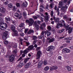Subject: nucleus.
I'll list each match as a JSON object with an SVG mask.
<instances>
[{
	"instance_id": "nucleus-1",
	"label": "nucleus",
	"mask_w": 73,
	"mask_h": 73,
	"mask_svg": "<svg viewBox=\"0 0 73 73\" xmlns=\"http://www.w3.org/2000/svg\"><path fill=\"white\" fill-rule=\"evenodd\" d=\"M54 22L57 24L56 27L57 29L58 28H60V27H63V25L60 24V21L59 18H56Z\"/></svg>"
},
{
	"instance_id": "nucleus-2",
	"label": "nucleus",
	"mask_w": 73,
	"mask_h": 73,
	"mask_svg": "<svg viewBox=\"0 0 73 73\" xmlns=\"http://www.w3.org/2000/svg\"><path fill=\"white\" fill-rule=\"evenodd\" d=\"M30 59V58H25L24 60V62H23V63H21V62H20L19 63V64L18 65L19 67L20 68L22 67L23 65H25L27 64V61H28V60Z\"/></svg>"
},
{
	"instance_id": "nucleus-3",
	"label": "nucleus",
	"mask_w": 73,
	"mask_h": 73,
	"mask_svg": "<svg viewBox=\"0 0 73 73\" xmlns=\"http://www.w3.org/2000/svg\"><path fill=\"white\" fill-rule=\"evenodd\" d=\"M37 23V24H40L41 22H40L39 21H37L36 22H34V26H35V29L36 31H37L39 29V25H38Z\"/></svg>"
},
{
	"instance_id": "nucleus-4",
	"label": "nucleus",
	"mask_w": 73,
	"mask_h": 73,
	"mask_svg": "<svg viewBox=\"0 0 73 73\" xmlns=\"http://www.w3.org/2000/svg\"><path fill=\"white\" fill-rule=\"evenodd\" d=\"M7 27V24L4 23V22L0 25V28L1 30H4V29H5Z\"/></svg>"
},
{
	"instance_id": "nucleus-5",
	"label": "nucleus",
	"mask_w": 73,
	"mask_h": 73,
	"mask_svg": "<svg viewBox=\"0 0 73 73\" xmlns=\"http://www.w3.org/2000/svg\"><path fill=\"white\" fill-rule=\"evenodd\" d=\"M55 48L54 46L52 45H51L46 48V50L48 52H51L53 51Z\"/></svg>"
},
{
	"instance_id": "nucleus-6",
	"label": "nucleus",
	"mask_w": 73,
	"mask_h": 73,
	"mask_svg": "<svg viewBox=\"0 0 73 73\" xmlns=\"http://www.w3.org/2000/svg\"><path fill=\"white\" fill-rule=\"evenodd\" d=\"M42 54L40 50H38L37 51L36 54V59H40L41 55Z\"/></svg>"
},
{
	"instance_id": "nucleus-7",
	"label": "nucleus",
	"mask_w": 73,
	"mask_h": 73,
	"mask_svg": "<svg viewBox=\"0 0 73 73\" xmlns=\"http://www.w3.org/2000/svg\"><path fill=\"white\" fill-rule=\"evenodd\" d=\"M62 52L65 53H68L70 52V50L67 48H65L62 49Z\"/></svg>"
},
{
	"instance_id": "nucleus-8",
	"label": "nucleus",
	"mask_w": 73,
	"mask_h": 73,
	"mask_svg": "<svg viewBox=\"0 0 73 73\" xmlns=\"http://www.w3.org/2000/svg\"><path fill=\"white\" fill-rule=\"evenodd\" d=\"M15 60V55H11L9 57V61L10 62H13Z\"/></svg>"
},
{
	"instance_id": "nucleus-9",
	"label": "nucleus",
	"mask_w": 73,
	"mask_h": 73,
	"mask_svg": "<svg viewBox=\"0 0 73 73\" xmlns=\"http://www.w3.org/2000/svg\"><path fill=\"white\" fill-rule=\"evenodd\" d=\"M43 64V61H40L39 62L38 64V65L37 66V68L38 69H39L41 68V66H42V64Z\"/></svg>"
},
{
	"instance_id": "nucleus-10",
	"label": "nucleus",
	"mask_w": 73,
	"mask_h": 73,
	"mask_svg": "<svg viewBox=\"0 0 73 73\" xmlns=\"http://www.w3.org/2000/svg\"><path fill=\"white\" fill-rule=\"evenodd\" d=\"M8 35V33L7 32H5L3 33V36H2V38L3 40H6L8 38L7 37V35Z\"/></svg>"
},
{
	"instance_id": "nucleus-11",
	"label": "nucleus",
	"mask_w": 73,
	"mask_h": 73,
	"mask_svg": "<svg viewBox=\"0 0 73 73\" xmlns=\"http://www.w3.org/2000/svg\"><path fill=\"white\" fill-rule=\"evenodd\" d=\"M29 20H30V22L29 23V26H32V25H33V23H34V21L32 18H30L29 19Z\"/></svg>"
},
{
	"instance_id": "nucleus-12",
	"label": "nucleus",
	"mask_w": 73,
	"mask_h": 73,
	"mask_svg": "<svg viewBox=\"0 0 73 73\" xmlns=\"http://www.w3.org/2000/svg\"><path fill=\"white\" fill-rule=\"evenodd\" d=\"M64 40H67L66 41V42L67 43H70V40H71V39H70V37H68L65 38Z\"/></svg>"
},
{
	"instance_id": "nucleus-13",
	"label": "nucleus",
	"mask_w": 73,
	"mask_h": 73,
	"mask_svg": "<svg viewBox=\"0 0 73 73\" xmlns=\"http://www.w3.org/2000/svg\"><path fill=\"white\" fill-rule=\"evenodd\" d=\"M0 11L1 12V13H5V11H6V10H5V8H4L3 7H1L0 8Z\"/></svg>"
},
{
	"instance_id": "nucleus-14",
	"label": "nucleus",
	"mask_w": 73,
	"mask_h": 73,
	"mask_svg": "<svg viewBox=\"0 0 73 73\" xmlns=\"http://www.w3.org/2000/svg\"><path fill=\"white\" fill-rule=\"evenodd\" d=\"M55 40V39H54V38H52L51 39H50V40L48 41V43H51V42H53Z\"/></svg>"
},
{
	"instance_id": "nucleus-15",
	"label": "nucleus",
	"mask_w": 73,
	"mask_h": 73,
	"mask_svg": "<svg viewBox=\"0 0 73 73\" xmlns=\"http://www.w3.org/2000/svg\"><path fill=\"white\" fill-rule=\"evenodd\" d=\"M62 2L61 1L59 2V6L58 7V8H61L62 6V4H63Z\"/></svg>"
},
{
	"instance_id": "nucleus-16",
	"label": "nucleus",
	"mask_w": 73,
	"mask_h": 73,
	"mask_svg": "<svg viewBox=\"0 0 73 73\" xmlns=\"http://www.w3.org/2000/svg\"><path fill=\"white\" fill-rule=\"evenodd\" d=\"M5 20L6 23H9V21H11V19L9 18H8L7 17H6L5 18Z\"/></svg>"
},
{
	"instance_id": "nucleus-17",
	"label": "nucleus",
	"mask_w": 73,
	"mask_h": 73,
	"mask_svg": "<svg viewBox=\"0 0 73 73\" xmlns=\"http://www.w3.org/2000/svg\"><path fill=\"white\" fill-rule=\"evenodd\" d=\"M11 29L12 30V31H13V32L15 31H16L15 30V26L14 25H11Z\"/></svg>"
},
{
	"instance_id": "nucleus-18",
	"label": "nucleus",
	"mask_w": 73,
	"mask_h": 73,
	"mask_svg": "<svg viewBox=\"0 0 73 73\" xmlns=\"http://www.w3.org/2000/svg\"><path fill=\"white\" fill-rule=\"evenodd\" d=\"M29 48H27V49H25L23 51V53L25 54H27L28 52H29Z\"/></svg>"
},
{
	"instance_id": "nucleus-19",
	"label": "nucleus",
	"mask_w": 73,
	"mask_h": 73,
	"mask_svg": "<svg viewBox=\"0 0 73 73\" xmlns=\"http://www.w3.org/2000/svg\"><path fill=\"white\" fill-rule=\"evenodd\" d=\"M29 50H32L34 48V46L33 45H31L28 47Z\"/></svg>"
},
{
	"instance_id": "nucleus-20",
	"label": "nucleus",
	"mask_w": 73,
	"mask_h": 73,
	"mask_svg": "<svg viewBox=\"0 0 73 73\" xmlns=\"http://www.w3.org/2000/svg\"><path fill=\"white\" fill-rule=\"evenodd\" d=\"M63 27H64L65 28L67 29V30H68V27H69V25H66V24H64L63 25Z\"/></svg>"
},
{
	"instance_id": "nucleus-21",
	"label": "nucleus",
	"mask_w": 73,
	"mask_h": 73,
	"mask_svg": "<svg viewBox=\"0 0 73 73\" xmlns=\"http://www.w3.org/2000/svg\"><path fill=\"white\" fill-rule=\"evenodd\" d=\"M49 69V67L48 66H46L44 68V69L45 71H48Z\"/></svg>"
},
{
	"instance_id": "nucleus-22",
	"label": "nucleus",
	"mask_w": 73,
	"mask_h": 73,
	"mask_svg": "<svg viewBox=\"0 0 73 73\" xmlns=\"http://www.w3.org/2000/svg\"><path fill=\"white\" fill-rule=\"evenodd\" d=\"M34 32V31L33 30L31 29L29 30V31L27 32V34L28 35H29V34H31V33H33Z\"/></svg>"
},
{
	"instance_id": "nucleus-23",
	"label": "nucleus",
	"mask_w": 73,
	"mask_h": 73,
	"mask_svg": "<svg viewBox=\"0 0 73 73\" xmlns=\"http://www.w3.org/2000/svg\"><path fill=\"white\" fill-rule=\"evenodd\" d=\"M23 15L24 17V19H27V14H26V12H23Z\"/></svg>"
},
{
	"instance_id": "nucleus-24",
	"label": "nucleus",
	"mask_w": 73,
	"mask_h": 73,
	"mask_svg": "<svg viewBox=\"0 0 73 73\" xmlns=\"http://www.w3.org/2000/svg\"><path fill=\"white\" fill-rule=\"evenodd\" d=\"M64 31H65V29H63L61 30H58V33H62V32H63Z\"/></svg>"
},
{
	"instance_id": "nucleus-25",
	"label": "nucleus",
	"mask_w": 73,
	"mask_h": 73,
	"mask_svg": "<svg viewBox=\"0 0 73 73\" xmlns=\"http://www.w3.org/2000/svg\"><path fill=\"white\" fill-rule=\"evenodd\" d=\"M44 17L45 20L48 21L49 20V16H45Z\"/></svg>"
},
{
	"instance_id": "nucleus-26",
	"label": "nucleus",
	"mask_w": 73,
	"mask_h": 73,
	"mask_svg": "<svg viewBox=\"0 0 73 73\" xmlns=\"http://www.w3.org/2000/svg\"><path fill=\"white\" fill-rule=\"evenodd\" d=\"M29 66H30V64L29 63H27L25 66V68H26V69H27Z\"/></svg>"
},
{
	"instance_id": "nucleus-27",
	"label": "nucleus",
	"mask_w": 73,
	"mask_h": 73,
	"mask_svg": "<svg viewBox=\"0 0 73 73\" xmlns=\"http://www.w3.org/2000/svg\"><path fill=\"white\" fill-rule=\"evenodd\" d=\"M3 22L4 20H3V18L0 17V25Z\"/></svg>"
},
{
	"instance_id": "nucleus-28",
	"label": "nucleus",
	"mask_w": 73,
	"mask_h": 73,
	"mask_svg": "<svg viewBox=\"0 0 73 73\" xmlns=\"http://www.w3.org/2000/svg\"><path fill=\"white\" fill-rule=\"evenodd\" d=\"M14 32V35L15 36H17L18 35V33H17V31L16 30H15L14 31H13Z\"/></svg>"
},
{
	"instance_id": "nucleus-29",
	"label": "nucleus",
	"mask_w": 73,
	"mask_h": 73,
	"mask_svg": "<svg viewBox=\"0 0 73 73\" xmlns=\"http://www.w3.org/2000/svg\"><path fill=\"white\" fill-rule=\"evenodd\" d=\"M45 33H47V37L49 36H50L51 35V33L50 32L47 33L46 32H45Z\"/></svg>"
},
{
	"instance_id": "nucleus-30",
	"label": "nucleus",
	"mask_w": 73,
	"mask_h": 73,
	"mask_svg": "<svg viewBox=\"0 0 73 73\" xmlns=\"http://www.w3.org/2000/svg\"><path fill=\"white\" fill-rule=\"evenodd\" d=\"M67 69L68 70V71H70L71 70V67L70 66H67Z\"/></svg>"
},
{
	"instance_id": "nucleus-31",
	"label": "nucleus",
	"mask_w": 73,
	"mask_h": 73,
	"mask_svg": "<svg viewBox=\"0 0 73 73\" xmlns=\"http://www.w3.org/2000/svg\"><path fill=\"white\" fill-rule=\"evenodd\" d=\"M60 22L61 23H60V24H62H62H63L64 25V24H65V21L64 20L61 21Z\"/></svg>"
},
{
	"instance_id": "nucleus-32",
	"label": "nucleus",
	"mask_w": 73,
	"mask_h": 73,
	"mask_svg": "<svg viewBox=\"0 0 73 73\" xmlns=\"http://www.w3.org/2000/svg\"><path fill=\"white\" fill-rule=\"evenodd\" d=\"M14 16L17 17H18L19 16V13H16L15 14Z\"/></svg>"
},
{
	"instance_id": "nucleus-33",
	"label": "nucleus",
	"mask_w": 73,
	"mask_h": 73,
	"mask_svg": "<svg viewBox=\"0 0 73 73\" xmlns=\"http://www.w3.org/2000/svg\"><path fill=\"white\" fill-rule=\"evenodd\" d=\"M68 31V33H71L72 31H73V28H71L70 30H69Z\"/></svg>"
},
{
	"instance_id": "nucleus-34",
	"label": "nucleus",
	"mask_w": 73,
	"mask_h": 73,
	"mask_svg": "<svg viewBox=\"0 0 73 73\" xmlns=\"http://www.w3.org/2000/svg\"><path fill=\"white\" fill-rule=\"evenodd\" d=\"M13 53H15V56H17V54L16 53H17V50H13Z\"/></svg>"
},
{
	"instance_id": "nucleus-35",
	"label": "nucleus",
	"mask_w": 73,
	"mask_h": 73,
	"mask_svg": "<svg viewBox=\"0 0 73 73\" xmlns=\"http://www.w3.org/2000/svg\"><path fill=\"white\" fill-rule=\"evenodd\" d=\"M48 64V63L47 62V61L46 60H44V62H43V64L44 65H47Z\"/></svg>"
},
{
	"instance_id": "nucleus-36",
	"label": "nucleus",
	"mask_w": 73,
	"mask_h": 73,
	"mask_svg": "<svg viewBox=\"0 0 73 73\" xmlns=\"http://www.w3.org/2000/svg\"><path fill=\"white\" fill-rule=\"evenodd\" d=\"M53 67L54 70H56V69H57V68H58V67L56 66H53Z\"/></svg>"
},
{
	"instance_id": "nucleus-37",
	"label": "nucleus",
	"mask_w": 73,
	"mask_h": 73,
	"mask_svg": "<svg viewBox=\"0 0 73 73\" xmlns=\"http://www.w3.org/2000/svg\"><path fill=\"white\" fill-rule=\"evenodd\" d=\"M53 13H54L53 11V10H52L51 11V13H50V15H51V17H53Z\"/></svg>"
},
{
	"instance_id": "nucleus-38",
	"label": "nucleus",
	"mask_w": 73,
	"mask_h": 73,
	"mask_svg": "<svg viewBox=\"0 0 73 73\" xmlns=\"http://www.w3.org/2000/svg\"><path fill=\"white\" fill-rule=\"evenodd\" d=\"M50 70L51 71L53 70H54V68H53V66H50Z\"/></svg>"
},
{
	"instance_id": "nucleus-39",
	"label": "nucleus",
	"mask_w": 73,
	"mask_h": 73,
	"mask_svg": "<svg viewBox=\"0 0 73 73\" xmlns=\"http://www.w3.org/2000/svg\"><path fill=\"white\" fill-rule=\"evenodd\" d=\"M8 6L9 8H12V7L13 5L12 4H9L8 5Z\"/></svg>"
},
{
	"instance_id": "nucleus-40",
	"label": "nucleus",
	"mask_w": 73,
	"mask_h": 73,
	"mask_svg": "<svg viewBox=\"0 0 73 73\" xmlns=\"http://www.w3.org/2000/svg\"><path fill=\"white\" fill-rule=\"evenodd\" d=\"M33 39L35 40H36L37 39V36H33Z\"/></svg>"
},
{
	"instance_id": "nucleus-41",
	"label": "nucleus",
	"mask_w": 73,
	"mask_h": 73,
	"mask_svg": "<svg viewBox=\"0 0 73 73\" xmlns=\"http://www.w3.org/2000/svg\"><path fill=\"white\" fill-rule=\"evenodd\" d=\"M48 30L50 31L51 30V27L50 26H48L47 27Z\"/></svg>"
},
{
	"instance_id": "nucleus-42",
	"label": "nucleus",
	"mask_w": 73,
	"mask_h": 73,
	"mask_svg": "<svg viewBox=\"0 0 73 73\" xmlns=\"http://www.w3.org/2000/svg\"><path fill=\"white\" fill-rule=\"evenodd\" d=\"M50 6H49V8H53V5L52 4H51L49 5Z\"/></svg>"
},
{
	"instance_id": "nucleus-43",
	"label": "nucleus",
	"mask_w": 73,
	"mask_h": 73,
	"mask_svg": "<svg viewBox=\"0 0 73 73\" xmlns=\"http://www.w3.org/2000/svg\"><path fill=\"white\" fill-rule=\"evenodd\" d=\"M19 26L20 27H21V28H22V27H24V24L23 23H21L19 25Z\"/></svg>"
},
{
	"instance_id": "nucleus-44",
	"label": "nucleus",
	"mask_w": 73,
	"mask_h": 73,
	"mask_svg": "<svg viewBox=\"0 0 73 73\" xmlns=\"http://www.w3.org/2000/svg\"><path fill=\"white\" fill-rule=\"evenodd\" d=\"M63 18L64 19H67L68 18L67 17V16H66V15H65L64 16Z\"/></svg>"
},
{
	"instance_id": "nucleus-45",
	"label": "nucleus",
	"mask_w": 73,
	"mask_h": 73,
	"mask_svg": "<svg viewBox=\"0 0 73 73\" xmlns=\"http://www.w3.org/2000/svg\"><path fill=\"white\" fill-rule=\"evenodd\" d=\"M9 57H10V55L9 54H7L6 56H5V57L6 58H9Z\"/></svg>"
},
{
	"instance_id": "nucleus-46",
	"label": "nucleus",
	"mask_w": 73,
	"mask_h": 73,
	"mask_svg": "<svg viewBox=\"0 0 73 73\" xmlns=\"http://www.w3.org/2000/svg\"><path fill=\"white\" fill-rule=\"evenodd\" d=\"M17 7H18V8H19V7H20V3H17L16 4V5Z\"/></svg>"
},
{
	"instance_id": "nucleus-47",
	"label": "nucleus",
	"mask_w": 73,
	"mask_h": 73,
	"mask_svg": "<svg viewBox=\"0 0 73 73\" xmlns=\"http://www.w3.org/2000/svg\"><path fill=\"white\" fill-rule=\"evenodd\" d=\"M41 26H42V27L44 28H45V23H43L41 25Z\"/></svg>"
},
{
	"instance_id": "nucleus-48",
	"label": "nucleus",
	"mask_w": 73,
	"mask_h": 73,
	"mask_svg": "<svg viewBox=\"0 0 73 73\" xmlns=\"http://www.w3.org/2000/svg\"><path fill=\"white\" fill-rule=\"evenodd\" d=\"M26 46H29V45H30V43L28 42H26Z\"/></svg>"
},
{
	"instance_id": "nucleus-49",
	"label": "nucleus",
	"mask_w": 73,
	"mask_h": 73,
	"mask_svg": "<svg viewBox=\"0 0 73 73\" xmlns=\"http://www.w3.org/2000/svg\"><path fill=\"white\" fill-rule=\"evenodd\" d=\"M40 49V47H38L36 48V50L37 51H38V50H39V49Z\"/></svg>"
},
{
	"instance_id": "nucleus-50",
	"label": "nucleus",
	"mask_w": 73,
	"mask_h": 73,
	"mask_svg": "<svg viewBox=\"0 0 73 73\" xmlns=\"http://www.w3.org/2000/svg\"><path fill=\"white\" fill-rule=\"evenodd\" d=\"M43 8H42L40 7V12H42V11H44V10H43Z\"/></svg>"
},
{
	"instance_id": "nucleus-51",
	"label": "nucleus",
	"mask_w": 73,
	"mask_h": 73,
	"mask_svg": "<svg viewBox=\"0 0 73 73\" xmlns=\"http://www.w3.org/2000/svg\"><path fill=\"white\" fill-rule=\"evenodd\" d=\"M20 35L21 36H22V37H24V34L23 33H20Z\"/></svg>"
},
{
	"instance_id": "nucleus-52",
	"label": "nucleus",
	"mask_w": 73,
	"mask_h": 73,
	"mask_svg": "<svg viewBox=\"0 0 73 73\" xmlns=\"http://www.w3.org/2000/svg\"><path fill=\"white\" fill-rule=\"evenodd\" d=\"M36 42H37V40H34L33 41V45L35 44H36Z\"/></svg>"
},
{
	"instance_id": "nucleus-53",
	"label": "nucleus",
	"mask_w": 73,
	"mask_h": 73,
	"mask_svg": "<svg viewBox=\"0 0 73 73\" xmlns=\"http://www.w3.org/2000/svg\"><path fill=\"white\" fill-rule=\"evenodd\" d=\"M41 35L40 36H39V38H40V39H42V37H44V36Z\"/></svg>"
},
{
	"instance_id": "nucleus-54",
	"label": "nucleus",
	"mask_w": 73,
	"mask_h": 73,
	"mask_svg": "<svg viewBox=\"0 0 73 73\" xmlns=\"http://www.w3.org/2000/svg\"><path fill=\"white\" fill-rule=\"evenodd\" d=\"M26 23H28V24H29V23H30V20L28 19H27L26 21Z\"/></svg>"
},
{
	"instance_id": "nucleus-55",
	"label": "nucleus",
	"mask_w": 73,
	"mask_h": 73,
	"mask_svg": "<svg viewBox=\"0 0 73 73\" xmlns=\"http://www.w3.org/2000/svg\"><path fill=\"white\" fill-rule=\"evenodd\" d=\"M44 32L42 31L41 33V35H42L44 36Z\"/></svg>"
},
{
	"instance_id": "nucleus-56",
	"label": "nucleus",
	"mask_w": 73,
	"mask_h": 73,
	"mask_svg": "<svg viewBox=\"0 0 73 73\" xmlns=\"http://www.w3.org/2000/svg\"><path fill=\"white\" fill-rule=\"evenodd\" d=\"M33 18L35 20H36V19H37V17L36 16H33Z\"/></svg>"
},
{
	"instance_id": "nucleus-57",
	"label": "nucleus",
	"mask_w": 73,
	"mask_h": 73,
	"mask_svg": "<svg viewBox=\"0 0 73 73\" xmlns=\"http://www.w3.org/2000/svg\"><path fill=\"white\" fill-rule=\"evenodd\" d=\"M28 29H25V33H27V32H28Z\"/></svg>"
},
{
	"instance_id": "nucleus-58",
	"label": "nucleus",
	"mask_w": 73,
	"mask_h": 73,
	"mask_svg": "<svg viewBox=\"0 0 73 73\" xmlns=\"http://www.w3.org/2000/svg\"><path fill=\"white\" fill-rule=\"evenodd\" d=\"M57 8H57V7L56 6H55L54 8V9H55V11H57Z\"/></svg>"
},
{
	"instance_id": "nucleus-59",
	"label": "nucleus",
	"mask_w": 73,
	"mask_h": 73,
	"mask_svg": "<svg viewBox=\"0 0 73 73\" xmlns=\"http://www.w3.org/2000/svg\"><path fill=\"white\" fill-rule=\"evenodd\" d=\"M40 19L41 20V22H42L43 21V18H42V17H40Z\"/></svg>"
},
{
	"instance_id": "nucleus-60",
	"label": "nucleus",
	"mask_w": 73,
	"mask_h": 73,
	"mask_svg": "<svg viewBox=\"0 0 73 73\" xmlns=\"http://www.w3.org/2000/svg\"><path fill=\"white\" fill-rule=\"evenodd\" d=\"M5 45H7V44H8V41L6 40L5 41Z\"/></svg>"
},
{
	"instance_id": "nucleus-61",
	"label": "nucleus",
	"mask_w": 73,
	"mask_h": 73,
	"mask_svg": "<svg viewBox=\"0 0 73 73\" xmlns=\"http://www.w3.org/2000/svg\"><path fill=\"white\" fill-rule=\"evenodd\" d=\"M40 28L42 29V30H43L44 29V27L41 26L40 27Z\"/></svg>"
},
{
	"instance_id": "nucleus-62",
	"label": "nucleus",
	"mask_w": 73,
	"mask_h": 73,
	"mask_svg": "<svg viewBox=\"0 0 73 73\" xmlns=\"http://www.w3.org/2000/svg\"><path fill=\"white\" fill-rule=\"evenodd\" d=\"M61 56H59L58 57V58L59 60H61Z\"/></svg>"
},
{
	"instance_id": "nucleus-63",
	"label": "nucleus",
	"mask_w": 73,
	"mask_h": 73,
	"mask_svg": "<svg viewBox=\"0 0 73 73\" xmlns=\"http://www.w3.org/2000/svg\"><path fill=\"white\" fill-rule=\"evenodd\" d=\"M13 11H16V7H15V6H13Z\"/></svg>"
},
{
	"instance_id": "nucleus-64",
	"label": "nucleus",
	"mask_w": 73,
	"mask_h": 73,
	"mask_svg": "<svg viewBox=\"0 0 73 73\" xmlns=\"http://www.w3.org/2000/svg\"><path fill=\"white\" fill-rule=\"evenodd\" d=\"M22 58L21 57H20V58L18 59V61H20L21 59Z\"/></svg>"
}]
</instances>
